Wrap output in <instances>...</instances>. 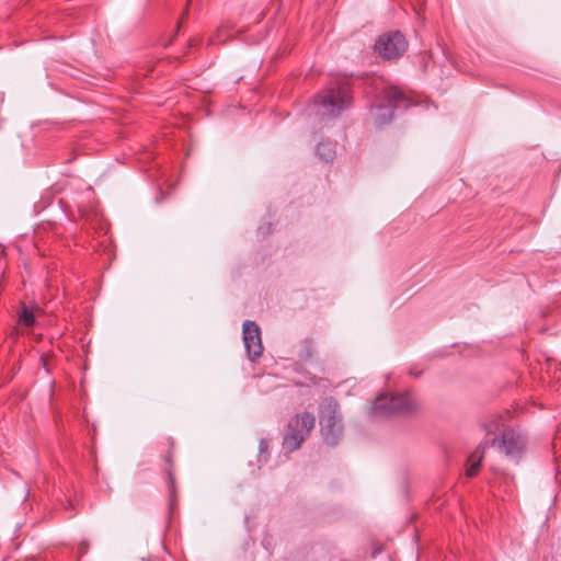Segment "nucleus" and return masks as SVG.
<instances>
[{
	"label": "nucleus",
	"instance_id": "nucleus-1",
	"mask_svg": "<svg viewBox=\"0 0 561 561\" xmlns=\"http://www.w3.org/2000/svg\"><path fill=\"white\" fill-rule=\"evenodd\" d=\"M411 104V99L400 89L396 87H388L383 89L381 96L370 105V112L375 124L381 126L391 122L394 110H405Z\"/></svg>",
	"mask_w": 561,
	"mask_h": 561
},
{
	"label": "nucleus",
	"instance_id": "nucleus-2",
	"mask_svg": "<svg viewBox=\"0 0 561 561\" xmlns=\"http://www.w3.org/2000/svg\"><path fill=\"white\" fill-rule=\"evenodd\" d=\"M314 102L323 107V115L337 116L353 102L348 82L344 80L331 82L321 94L316 96Z\"/></svg>",
	"mask_w": 561,
	"mask_h": 561
},
{
	"label": "nucleus",
	"instance_id": "nucleus-3",
	"mask_svg": "<svg viewBox=\"0 0 561 561\" xmlns=\"http://www.w3.org/2000/svg\"><path fill=\"white\" fill-rule=\"evenodd\" d=\"M417 409V401L410 392H404L393 396H378L371 407V412L374 416L387 417L411 414Z\"/></svg>",
	"mask_w": 561,
	"mask_h": 561
},
{
	"label": "nucleus",
	"instance_id": "nucleus-4",
	"mask_svg": "<svg viewBox=\"0 0 561 561\" xmlns=\"http://www.w3.org/2000/svg\"><path fill=\"white\" fill-rule=\"evenodd\" d=\"M319 422L323 440L334 446L343 433L340 407L335 399L327 398L319 408Z\"/></svg>",
	"mask_w": 561,
	"mask_h": 561
},
{
	"label": "nucleus",
	"instance_id": "nucleus-5",
	"mask_svg": "<svg viewBox=\"0 0 561 561\" xmlns=\"http://www.w3.org/2000/svg\"><path fill=\"white\" fill-rule=\"evenodd\" d=\"M314 415L309 412L296 414L287 425V433L283 439V446L289 451L297 450L314 427Z\"/></svg>",
	"mask_w": 561,
	"mask_h": 561
},
{
	"label": "nucleus",
	"instance_id": "nucleus-6",
	"mask_svg": "<svg viewBox=\"0 0 561 561\" xmlns=\"http://www.w3.org/2000/svg\"><path fill=\"white\" fill-rule=\"evenodd\" d=\"M489 446H497L506 457L518 461L526 448V436L515 427L504 428L500 437L488 438Z\"/></svg>",
	"mask_w": 561,
	"mask_h": 561
},
{
	"label": "nucleus",
	"instance_id": "nucleus-7",
	"mask_svg": "<svg viewBox=\"0 0 561 561\" xmlns=\"http://www.w3.org/2000/svg\"><path fill=\"white\" fill-rule=\"evenodd\" d=\"M408 41L400 31H390L379 35L374 45V50L386 60H397L408 49Z\"/></svg>",
	"mask_w": 561,
	"mask_h": 561
},
{
	"label": "nucleus",
	"instance_id": "nucleus-8",
	"mask_svg": "<svg viewBox=\"0 0 561 561\" xmlns=\"http://www.w3.org/2000/svg\"><path fill=\"white\" fill-rule=\"evenodd\" d=\"M161 445L165 447V451L162 458L167 463V467L163 469V472L167 476V486L169 492L170 506L173 507L178 501V490L173 461L175 442L172 437H167L165 440L161 443Z\"/></svg>",
	"mask_w": 561,
	"mask_h": 561
},
{
	"label": "nucleus",
	"instance_id": "nucleus-9",
	"mask_svg": "<svg viewBox=\"0 0 561 561\" xmlns=\"http://www.w3.org/2000/svg\"><path fill=\"white\" fill-rule=\"evenodd\" d=\"M243 342L250 360L255 362L263 353L261 340V330L259 325L251 320L243 323Z\"/></svg>",
	"mask_w": 561,
	"mask_h": 561
},
{
	"label": "nucleus",
	"instance_id": "nucleus-10",
	"mask_svg": "<svg viewBox=\"0 0 561 561\" xmlns=\"http://www.w3.org/2000/svg\"><path fill=\"white\" fill-rule=\"evenodd\" d=\"M508 416V413L505 412L503 414L500 413H493L490 414L485 420L481 423V427L484 430L486 438H490L489 436L495 435L496 433L503 432L504 428H507L505 426V421Z\"/></svg>",
	"mask_w": 561,
	"mask_h": 561
},
{
	"label": "nucleus",
	"instance_id": "nucleus-11",
	"mask_svg": "<svg viewBox=\"0 0 561 561\" xmlns=\"http://www.w3.org/2000/svg\"><path fill=\"white\" fill-rule=\"evenodd\" d=\"M486 447H489V440H483L469 456L468 461L470 462V466L466 472L469 478L474 477L479 472Z\"/></svg>",
	"mask_w": 561,
	"mask_h": 561
},
{
	"label": "nucleus",
	"instance_id": "nucleus-12",
	"mask_svg": "<svg viewBox=\"0 0 561 561\" xmlns=\"http://www.w3.org/2000/svg\"><path fill=\"white\" fill-rule=\"evenodd\" d=\"M234 32V24L231 22L221 23L215 33L209 37V43L211 45H220L226 43L228 39L232 38V34Z\"/></svg>",
	"mask_w": 561,
	"mask_h": 561
},
{
	"label": "nucleus",
	"instance_id": "nucleus-13",
	"mask_svg": "<svg viewBox=\"0 0 561 561\" xmlns=\"http://www.w3.org/2000/svg\"><path fill=\"white\" fill-rule=\"evenodd\" d=\"M317 153L325 161H331L335 156L333 146L330 142H320L317 146Z\"/></svg>",
	"mask_w": 561,
	"mask_h": 561
},
{
	"label": "nucleus",
	"instance_id": "nucleus-14",
	"mask_svg": "<svg viewBox=\"0 0 561 561\" xmlns=\"http://www.w3.org/2000/svg\"><path fill=\"white\" fill-rule=\"evenodd\" d=\"M19 323L26 328H30L35 323L34 313L26 306H23L19 313Z\"/></svg>",
	"mask_w": 561,
	"mask_h": 561
},
{
	"label": "nucleus",
	"instance_id": "nucleus-15",
	"mask_svg": "<svg viewBox=\"0 0 561 561\" xmlns=\"http://www.w3.org/2000/svg\"><path fill=\"white\" fill-rule=\"evenodd\" d=\"M305 346V354H300V358L302 359H309L312 356V341L309 339H306L304 341Z\"/></svg>",
	"mask_w": 561,
	"mask_h": 561
},
{
	"label": "nucleus",
	"instance_id": "nucleus-16",
	"mask_svg": "<svg viewBox=\"0 0 561 561\" xmlns=\"http://www.w3.org/2000/svg\"><path fill=\"white\" fill-rule=\"evenodd\" d=\"M266 449H267V443H266L264 439H262V440L260 442V451H261V453H263V451H265Z\"/></svg>",
	"mask_w": 561,
	"mask_h": 561
},
{
	"label": "nucleus",
	"instance_id": "nucleus-17",
	"mask_svg": "<svg viewBox=\"0 0 561 561\" xmlns=\"http://www.w3.org/2000/svg\"><path fill=\"white\" fill-rule=\"evenodd\" d=\"M409 374L414 377H419L421 375V371H417L413 368L410 369Z\"/></svg>",
	"mask_w": 561,
	"mask_h": 561
},
{
	"label": "nucleus",
	"instance_id": "nucleus-18",
	"mask_svg": "<svg viewBox=\"0 0 561 561\" xmlns=\"http://www.w3.org/2000/svg\"><path fill=\"white\" fill-rule=\"evenodd\" d=\"M186 15H187V9L183 12L182 20H184Z\"/></svg>",
	"mask_w": 561,
	"mask_h": 561
},
{
	"label": "nucleus",
	"instance_id": "nucleus-19",
	"mask_svg": "<svg viewBox=\"0 0 561 561\" xmlns=\"http://www.w3.org/2000/svg\"><path fill=\"white\" fill-rule=\"evenodd\" d=\"M190 45H191V46L195 45V41H194V39H192Z\"/></svg>",
	"mask_w": 561,
	"mask_h": 561
},
{
	"label": "nucleus",
	"instance_id": "nucleus-20",
	"mask_svg": "<svg viewBox=\"0 0 561 561\" xmlns=\"http://www.w3.org/2000/svg\"><path fill=\"white\" fill-rule=\"evenodd\" d=\"M182 21H183L182 19H181V21H179V23H178V27H179V26H181Z\"/></svg>",
	"mask_w": 561,
	"mask_h": 561
},
{
	"label": "nucleus",
	"instance_id": "nucleus-21",
	"mask_svg": "<svg viewBox=\"0 0 561 561\" xmlns=\"http://www.w3.org/2000/svg\"><path fill=\"white\" fill-rule=\"evenodd\" d=\"M182 21H183L182 19H181V21H179V23H178V27H179V26H181Z\"/></svg>",
	"mask_w": 561,
	"mask_h": 561
},
{
	"label": "nucleus",
	"instance_id": "nucleus-22",
	"mask_svg": "<svg viewBox=\"0 0 561 561\" xmlns=\"http://www.w3.org/2000/svg\"><path fill=\"white\" fill-rule=\"evenodd\" d=\"M187 1L190 2L191 0H187Z\"/></svg>",
	"mask_w": 561,
	"mask_h": 561
}]
</instances>
